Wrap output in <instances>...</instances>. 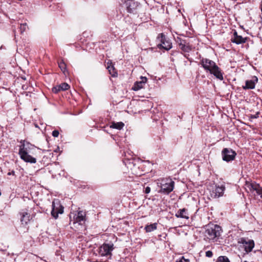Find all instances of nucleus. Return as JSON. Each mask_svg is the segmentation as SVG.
I'll return each mask as SVG.
<instances>
[{
    "instance_id": "f257e3e1",
    "label": "nucleus",
    "mask_w": 262,
    "mask_h": 262,
    "mask_svg": "<svg viewBox=\"0 0 262 262\" xmlns=\"http://www.w3.org/2000/svg\"><path fill=\"white\" fill-rule=\"evenodd\" d=\"M222 232L221 226L216 224H209L206 226L204 236L205 238L214 242L221 236Z\"/></svg>"
},
{
    "instance_id": "f03ea898",
    "label": "nucleus",
    "mask_w": 262,
    "mask_h": 262,
    "mask_svg": "<svg viewBox=\"0 0 262 262\" xmlns=\"http://www.w3.org/2000/svg\"><path fill=\"white\" fill-rule=\"evenodd\" d=\"M19 143L18 155H21L24 158L27 155V152L34 153V151H38L39 148L25 140H21Z\"/></svg>"
},
{
    "instance_id": "7ed1b4c3",
    "label": "nucleus",
    "mask_w": 262,
    "mask_h": 262,
    "mask_svg": "<svg viewBox=\"0 0 262 262\" xmlns=\"http://www.w3.org/2000/svg\"><path fill=\"white\" fill-rule=\"evenodd\" d=\"M174 184V182L171 179L162 180L160 185H158L160 187L158 192L164 195L169 194L173 190Z\"/></svg>"
},
{
    "instance_id": "20e7f679",
    "label": "nucleus",
    "mask_w": 262,
    "mask_h": 262,
    "mask_svg": "<svg viewBox=\"0 0 262 262\" xmlns=\"http://www.w3.org/2000/svg\"><path fill=\"white\" fill-rule=\"evenodd\" d=\"M114 249V244L112 243H104L98 249V252L101 256H106L111 258L112 251Z\"/></svg>"
},
{
    "instance_id": "39448f33",
    "label": "nucleus",
    "mask_w": 262,
    "mask_h": 262,
    "mask_svg": "<svg viewBox=\"0 0 262 262\" xmlns=\"http://www.w3.org/2000/svg\"><path fill=\"white\" fill-rule=\"evenodd\" d=\"M157 40L160 42L157 46L159 49H164L167 51L172 48V43L170 40L166 38L163 33H160L158 37Z\"/></svg>"
},
{
    "instance_id": "423d86ee",
    "label": "nucleus",
    "mask_w": 262,
    "mask_h": 262,
    "mask_svg": "<svg viewBox=\"0 0 262 262\" xmlns=\"http://www.w3.org/2000/svg\"><path fill=\"white\" fill-rule=\"evenodd\" d=\"M236 155V152L230 148H224L222 151V159L227 162L233 161Z\"/></svg>"
},
{
    "instance_id": "0eeeda50",
    "label": "nucleus",
    "mask_w": 262,
    "mask_h": 262,
    "mask_svg": "<svg viewBox=\"0 0 262 262\" xmlns=\"http://www.w3.org/2000/svg\"><path fill=\"white\" fill-rule=\"evenodd\" d=\"M238 244L243 245L246 253L252 251L255 246L254 242L253 239L245 237L240 238L238 241Z\"/></svg>"
},
{
    "instance_id": "6e6552de",
    "label": "nucleus",
    "mask_w": 262,
    "mask_h": 262,
    "mask_svg": "<svg viewBox=\"0 0 262 262\" xmlns=\"http://www.w3.org/2000/svg\"><path fill=\"white\" fill-rule=\"evenodd\" d=\"M63 212V207L60 202L57 201H53L52 204L51 215L55 219H57L59 214H62Z\"/></svg>"
},
{
    "instance_id": "1a4fd4ad",
    "label": "nucleus",
    "mask_w": 262,
    "mask_h": 262,
    "mask_svg": "<svg viewBox=\"0 0 262 262\" xmlns=\"http://www.w3.org/2000/svg\"><path fill=\"white\" fill-rule=\"evenodd\" d=\"M124 5L126 11L129 13H136L137 9L140 4L135 0H126Z\"/></svg>"
},
{
    "instance_id": "9d476101",
    "label": "nucleus",
    "mask_w": 262,
    "mask_h": 262,
    "mask_svg": "<svg viewBox=\"0 0 262 262\" xmlns=\"http://www.w3.org/2000/svg\"><path fill=\"white\" fill-rule=\"evenodd\" d=\"M199 64L201 65L206 72H209L216 65L214 61L206 58H202Z\"/></svg>"
},
{
    "instance_id": "9b49d317",
    "label": "nucleus",
    "mask_w": 262,
    "mask_h": 262,
    "mask_svg": "<svg viewBox=\"0 0 262 262\" xmlns=\"http://www.w3.org/2000/svg\"><path fill=\"white\" fill-rule=\"evenodd\" d=\"M37 151H34V153L27 152V155L25 156L24 158L21 156V155H19V157L21 160L27 163H30L31 164L35 163L36 162V153Z\"/></svg>"
},
{
    "instance_id": "f8f14e48",
    "label": "nucleus",
    "mask_w": 262,
    "mask_h": 262,
    "mask_svg": "<svg viewBox=\"0 0 262 262\" xmlns=\"http://www.w3.org/2000/svg\"><path fill=\"white\" fill-rule=\"evenodd\" d=\"M247 37H243L242 36L238 35L237 31L236 30H234L233 36L231 38V41L236 45H239L245 43L247 40Z\"/></svg>"
},
{
    "instance_id": "ddd939ff",
    "label": "nucleus",
    "mask_w": 262,
    "mask_h": 262,
    "mask_svg": "<svg viewBox=\"0 0 262 262\" xmlns=\"http://www.w3.org/2000/svg\"><path fill=\"white\" fill-rule=\"evenodd\" d=\"M225 187L224 186H215L211 193V195L213 198H219L223 195Z\"/></svg>"
},
{
    "instance_id": "4468645a",
    "label": "nucleus",
    "mask_w": 262,
    "mask_h": 262,
    "mask_svg": "<svg viewBox=\"0 0 262 262\" xmlns=\"http://www.w3.org/2000/svg\"><path fill=\"white\" fill-rule=\"evenodd\" d=\"M209 72L211 74L213 75L216 78L220 80H223L224 79L223 72H222V70L217 65H216L213 69L211 70Z\"/></svg>"
},
{
    "instance_id": "2eb2a0df",
    "label": "nucleus",
    "mask_w": 262,
    "mask_h": 262,
    "mask_svg": "<svg viewBox=\"0 0 262 262\" xmlns=\"http://www.w3.org/2000/svg\"><path fill=\"white\" fill-rule=\"evenodd\" d=\"M141 80L140 81H136L133 86L132 90L134 91H137L143 88V85L147 82V79L145 77H141Z\"/></svg>"
},
{
    "instance_id": "dca6fc26",
    "label": "nucleus",
    "mask_w": 262,
    "mask_h": 262,
    "mask_svg": "<svg viewBox=\"0 0 262 262\" xmlns=\"http://www.w3.org/2000/svg\"><path fill=\"white\" fill-rule=\"evenodd\" d=\"M70 87V85L67 83H62L53 87L52 88V92L55 94H57L60 91L68 90Z\"/></svg>"
},
{
    "instance_id": "f3484780",
    "label": "nucleus",
    "mask_w": 262,
    "mask_h": 262,
    "mask_svg": "<svg viewBox=\"0 0 262 262\" xmlns=\"http://www.w3.org/2000/svg\"><path fill=\"white\" fill-rule=\"evenodd\" d=\"M106 69L108 70L109 74L113 77H117L118 76V73L117 70L115 68L111 60H109L107 62Z\"/></svg>"
},
{
    "instance_id": "a211bd4d",
    "label": "nucleus",
    "mask_w": 262,
    "mask_h": 262,
    "mask_svg": "<svg viewBox=\"0 0 262 262\" xmlns=\"http://www.w3.org/2000/svg\"><path fill=\"white\" fill-rule=\"evenodd\" d=\"M175 216L177 218L185 219L186 220L189 219V213L188 210L186 208H183L179 209L176 213Z\"/></svg>"
},
{
    "instance_id": "6ab92c4d",
    "label": "nucleus",
    "mask_w": 262,
    "mask_h": 262,
    "mask_svg": "<svg viewBox=\"0 0 262 262\" xmlns=\"http://www.w3.org/2000/svg\"><path fill=\"white\" fill-rule=\"evenodd\" d=\"M255 80H247L246 81L245 85L243 86L244 90L253 89L255 86V83L257 82L258 79L256 77H254Z\"/></svg>"
},
{
    "instance_id": "aec40b11",
    "label": "nucleus",
    "mask_w": 262,
    "mask_h": 262,
    "mask_svg": "<svg viewBox=\"0 0 262 262\" xmlns=\"http://www.w3.org/2000/svg\"><path fill=\"white\" fill-rule=\"evenodd\" d=\"M20 215V222L21 224L26 225L30 221V215L27 211H22L19 212Z\"/></svg>"
},
{
    "instance_id": "412c9836",
    "label": "nucleus",
    "mask_w": 262,
    "mask_h": 262,
    "mask_svg": "<svg viewBox=\"0 0 262 262\" xmlns=\"http://www.w3.org/2000/svg\"><path fill=\"white\" fill-rule=\"evenodd\" d=\"M250 189L256 191V193L262 198V188L257 184L251 183L250 185Z\"/></svg>"
},
{
    "instance_id": "4be33fe9",
    "label": "nucleus",
    "mask_w": 262,
    "mask_h": 262,
    "mask_svg": "<svg viewBox=\"0 0 262 262\" xmlns=\"http://www.w3.org/2000/svg\"><path fill=\"white\" fill-rule=\"evenodd\" d=\"M85 213L83 211H79L76 214V221L81 222L85 220Z\"/></svg>"
},
{
    "instance_id": "5701e85b",
    "label": "nucleus",
    "mask_w": 262,
    "mask_h": 262,
    "mask_svg": "<svg viewBox=\"0 0 262 262\" xmlns=\"http://www.w3.org/2000/svg\"><path fill=\"white\" fill-rule=\"evenodd\" d=\"M158 224L155 223L150 225H146L144 228V229L146 232H150L157 229Z\"/></svg>"
},
{
    "instance_id": "b1692460",
    "label": "nucleus",
    "mask_w": 262,
    "mask_h": 262,
    "mask_svg": "<svg viewBox=\"0 0 262 262\" xmlns=\"http://www.w3.org/2000/svg\"><path fill=\"white\" fill-rule=\"evenodd\" d=\"M180 48L183 52L189 53L192 50V46L189 44V42L186 41V43H184Z\"/></svg>"
},
{
    "instance_id": "393cba45",
    "label": "nucleus",
    "mask_w": 262,
    "mask_h": 262,
    "mask_svg": "<svg viewBox=\"0 0 262 262\" xmlns=\"http://www.w3.org/2000/svg\"><path fill=\"white\" fill-rule=\"evenodd\" d=\"M124 126V124L122 122H113L110 125L111 128H116L117 129H122Z\"/></svg>"
},
{
    "instance_id": "a878e982",
    "label": "nucleus",
    "mask_w": 262,
    "mask_h": 262,
    "mask_svg": "<svg viewBox=\"0 0 262 262\" xmlns=\"http://www.w3.org/2000/svg\"><path fill=\"white\" fill-rule=\"evenodd\" d=\"M58 64L59 68L60 69L61 71L65 74L66 72L67 71V65L65 63L63 60L62 59L61 61H58Z\"/></svg>"
},
{
    "instance_id": "bb28decb",
    "label": "nucleus",
    "mask_w": 262,
    "mask_h": 262,
    "mask_svg": "<svg viewBox=\"0 0 262 262\" xmlns=\"http://www.w3.org/2000/svg\"><path fill=\"white\" fill-rule=\"evenodd\" d=\"M176 41L179 45V48L183 45L184 43H186V41H187L185 39H183L182 38L177 37L176 39Z\"/></svg>"
},
{
    "instance_id": "cd10ccee",
    "label": "nucleus",
    "mask_w": 262,
    "mask_h": 262,
    "mask_svg": "<svg viewBox=\"0 0 262 262\" xmlns=\"http://www.w3.org/2000/svg\"><path fill=\"white\" fill-rule=\"evenodd\" d=\"M216 262H230L229 258L226 256H219Z\"/></svg>"
},
{
    "instance_id": "c85d7f7f",
    "label": "nucleus",
    "mask_w": 262,
    "mask_h": 262,
    "mask_svg": "<svg viewBox=\"0 0 262 262\" xmlns=\"http://www.w3.org/2000/svg\"><path fill=\"white\" fill-rule=\"evenodd\" d=\"M28 27L27 26V25L26 23L21 24L20 25L19 27V31L22 34L23 32H24L27 29H28Z\"/></svg>"
},
{
    "instance_id": "c756f323",
    "label": "nucleus",
    "mask_w": 262,
    "mask_h": 262,
    "mask_svg": "<svg viewBox=\"0 0 262 262\" xmlns=\"http://www.w3.org/2000/svg\"><path fill=\"white\" fill-rule=\"evenodd\" d=\"M176 262H189V259H186L184 256H182L179 259H177Z\"/></svg>"
},
{
    "instance_id": "7c9ffc66",
    "label": "nucleus",
    "mask_w": 262,
    "mask_h": 262,
    "mask_svg": "<svg viewBox=\"0 0 262 262\" xmlns=\"http://www.w3.org/2000/svg\"><path fill=\"white\" fill-rule=\"evenodd\" d=\"M213 256V253L211 251H207L206 252V256L208 257H211Z\"/></svg>"
},
{
    "instance_id": "2f4dec72",
    "label": "nucleus",
    "mask_w": 262,
    "mask_h": 262,
    "mask_svg": "<svg viewBox=\"0 0 262 262\" xmlns=\"http://www.w3.org/2000/svg\"><path fill=\"white\" fill-rule=\"evenodd\" d=\"M59 132L57 130H54L52 132V136L54 137H57L59 136Z\"/></svg>"
},
{
    "instance_id": "473e14b6",
    "label": "nucleus",
    "mask_w": 262,
    "mask_h": 262,
    "mask_svg": "<svg viewBox=\"0 0 262 262\" xmlns=\"http://www.w3.org/2000/svg\"><path fill=\"white\" fill-rule=\"evenodd\" d=\"M132 166H135V164H134L133 162L129 161L128 163V165L127 166V168L132 169Z\"/></svg>"
},
{
    "instance_id": "72a5a7b5",
    "label": "nucleus",
    "mask_w": 262,
    "mask_h": 262,
    "mask_svg": "<svg viewBox=\"0 0 262 262\" xmlns=\"http://www.w3.org/2000/svg\"><path fill=\"white\" fill-rule=\"evenodd\" d=\"M184 56L186 58H187V59L189 61H190V62H191V61H192V59H191V58H190L189 57V54H188V53H186L184 54Z\"/></svg>"
},
{
    "instance_id": "f704fd0d",
    "label": "nucleus",
    "mask_w": 262,
    "mask_h": 262,
    "mask_svg": "<svg viewBox=\"0 0 262 262\" xmlns=\"http://www.w3.org/2000/svg\"><path fill=\"white\" fill-rule=\"evenodd\" d=\"M150 188L148 186H147L145 188L144 192L146 194H148L150 192Z\"/></svg>"
},
{
    "instance_id": "c9c22d12",
    "label": "nucleus",
    "mask_w": 262,
    "mask_h": 262,
    "mask_svg": "<svg viewBox=\"0 0 262 262\" xmlns=\"http://www.w3.org/2000/svg\"><path fill=\"white\" fill-rule=\"evenodd\" d=\"M8 175L9 176H10V175H14L15 174V171L14 170H12L11 171H10L8 173H7Z\"/></svg>"
},
{
    "instance_id": "e433bc0d",
    "label": "nucleus",
    "mask_w": 262,
    "mask_h": 262,
    "mask_svg": "<svg viewBox=\"0 0 262 262\" xmlns=\"http://www.w3.org/2000/svg\"><path fill=\"white\" fill-rule=\"evenodd\" d=\"M260 9H261V14H262V0H261V2Z\"/></svg>"
},
{
    "instance_id": "4c0bfd02",
    "label": "nucleus",
    "mask_w": 262,
    "mask_h": 262,
    "mask_svg": "<svg viewBox=\"0 0 262 262\" xmlns=\"http://www.w3.org/2000/svg\"><path fill=\"white\" fill-rule=\"evenodd\" d=\"M0 250H2V247L1 246H0Z\"/></svg>"
},
{
    "instance_id": "58836bf2",
    "label": "nucleus",
    "mask_w": 262,
    "mask_h": 262,
    "mask_svg": "<svg viewBox=\"0 0 262 262\" xmlns=\"http://www.w3.org/2000/svg\"><path fill=\"white\" fill-rule=\"evenodd\" d=\"M244 262H247V261H245Z\"/></svg>"
},
{
    "instance_id": "ea45409f",
    "label": "nucleus",
    "mask_w": 262,
    "mask_h": 262,
    "mask_svg": "<svg viewBox=\"0 0 262 262\" xmlns=\"http://www.w3.org/2000/svg\"><path fill=\"white\" fill-rule=\"evenodd\" d=\"M0 262H1V261H0Z\"/></svg>"
}]
</instances>
